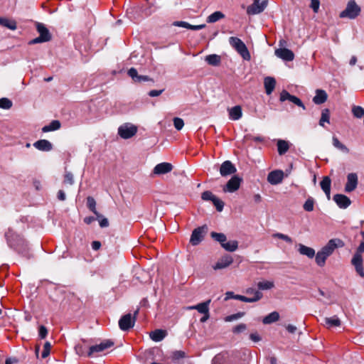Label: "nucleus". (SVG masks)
<instances>
[{"instance_id": "1", "label": "nucleus", "mask_w": 364, "mask_h": 364, "mask_svg": "<svg viewBox=\"0 0 364 364\" xmlns=\"http://www.w3.org/2000/svg\"><path fill=\"white\" fill-rule=\"evenodd\" d=\"M9 245L17 251L19 254L30 259L32 254L28 247L27 242L19 235L16 234L11 230H9L5 234Z\"/></svg>"}, {"instance_id": "2", "label": "nucleus", "mask_w": 364, "mask_h": 364, "mask_svg": "<svg viewBox=\"0 0 364 364\" xmlns=\"http://www.w3.org/2000/svg\"><path fill=\"white\" fill-rule=\"evenodd\" d=\"M360 235L363 237V240L352 257L351 264L355 267L356 272L361 277H364L363 259L362 256L364 252V232L361 231Z\"/></svg>"}, {"instance_id": "3", "label": "nucleus", "mask_w": 364, "mask_h": 364, "mask_svg": "<svg viewBox=\"0 0 364 364\" xmlns=\"http://www.w3.org/2000/svg\"><path fill=\"white\" fill-rule=\"evenodd\" d=\"M229 43L242 56L244 60H250V53L245 44L237 37H230Z\"/></svg>"}, {"instance_id": "4", "label": "nucleus", "mask_w": 364, "mask_h": 364, "mask_svg": "<svg viewBox=\"0 0 364 364\" xmlns=\"http://www.w3.org/2000/svg\"><path fill=\"white\" fill-rule=\"evenodd\" d=\"M360 13V7L354 0H350L348 1L346 8L341 12L339 16L341 18L354 19L359 16Z\"/></svg>"}, {"instance_id": "5", "label": "nucleus", "mask_w": 364, "mask_h": 364, "mask_svg": "<svg viewBox=\"0 0 364 364\" xmlns=\"http://www.w3.org/2000/svg\"><path fill=\"white\" fill-rule=\"evenodd\" d=\"M139 309L136 310L132 316L131 314H127L122 316L119 320V327L123 331H127L132 328L136 320V316Z\"/></svg>"}, {"instance_id": "6", "label": "nucleus", "mask_w": 364, "mask_h": 364, "mask_svg": "<svg viewBox=\"0 0 364 364\" xmlns=\"http://www.w3.org/2000/svg\"><path fill=\"white\" fill-rule=\"evenodd\" d=\"M36 29L40 36L30 41V44H35L43 42H48L51 40V34L48 29L42 23H36Z\"/></svg>"}, {"instance_id": "7", "label": "nucleus", "mask_w": 364, "mask_h": 364, "mask_svg": "<svg viewBox=\"0 0 364 364\" xmlns=\"http://www.w3.org/2000/svg\"><path fill=\"white\" fill-rule=\"evenodd\" d=\"M137 127L129 124L125 123L118 128V134L124 139H128L134 136L137 132Z\"/></svg>"}, {"instance_id": "8", "label": "nucleus", "mask_w": 364, "mask_h": 364, "mask_svg": "<svg viewBox=\"0 0 364 364\" xmlns=\"http://www.w3.org/2000/svg\"><path fill=\"white\" fill-rule=\"evenodd\" d=\"M267 0H255L247 9V14L249 15H255L262 13L267 6Z\"/></svg>"}, {"instance_id": "9", "label": "nucleus", "mask_w": 364, "mask_h": 364, "mask_svg": "<svg viewBox=\"0 0 364 364\" xmlns=\"http://www.w3.org/2000/svg\"><path fill=\"white\" fill-rule=\"evenodd\" d=\"M208 230L206 225H203L194 229L192 232L190 242L192 245H198L204 237L205 234Z\"/></svg>"}, {"instance_id": "10", "label": "nucleus", "mask_w": 364, "mask_h": 364, "mask_svg": "<svg viewBox=\"0 0 364 364\" xmlns=\"http://www.w3.org/2000/svg\"><path fill=\"white\" fill-rule=\"evenodd\" d=\"M345 243L342 240L334 238L330 240L327 244L321 248V250L329 257L333 254L336 248L343 247Z\"/></svg>"}, {"instance_id": "11", "label": "nucleus", "mask_w": 364, "mask_h": 364, "mask_svg": "<svg viewBox=\"0 0 364 364\" xmlns=\"http://www.w3.org/2000/svg\"><path fill=\"white\" fill-rule=\"evenodd\" d=\"M242 181V178L238 176H233L223 187V191L224 192L234 193L239 189Z\"/></svg>"}, {"instance_id": "12", "label": "nucleus", "mask_w": 364, "mask_h": 364, "mask_svg": "<svg viewBox=\"0 0 364 364\" xmlns=\"http://www.w3.org/2000/svg\"><path fill=\"white\" fill-rule=\"evenodd\" d=\"M114 346V342L111 340H105L101 342L100 344L92 346L90 347L89 351L87 352V356L90 357L95 353L102 352L109 348Z\"/></svg>"}, {"instance_id": "13", "label": "nucleus", "mask_w": 364, "mask_h": 364, "mask_svg": "<svg viewBox=\"0 0 364 364\" xmlns=\"http://www.w3.org/2000/svg\"><path fill=\"white\" fill-rule=\"evenodd\" d=\"M358 183V175L355 173H348L347 176V182L345 186V191L350 193L356 189Z\"/></svg>"}, {"instance_id": "14", "label": "nucleus", "mask_w": 364, "mask_h": 364, "mask_svg": "<svg viewBox=\"0 0 364 364\" xmlns=\"http://www.w3.org/2000/svg\"><path fill=\"white\" fill-rule=\"evenodd\" d=\"M236 171V167L230 161H224L220 168V173L222 176H228L234 174Z\"/></svg>"}, {"instance_id": "15", "label": "nucleus", "mask_w": 364, "mask_h": 364, "mask_svg": "<svg viewBox=\"0 0 364 364\" xmlns=\"http://www.w3.org/2000/svg\"><path fill=\"white\" fill-rule=\"evenodd\" d=\"M284 178V172L281 170H275L269 173L267 181L272 185H277L282 183Z\"/></svg>"}, {"instance_id": "16", "label": "nucleus", "mask_w": 364, "mask_h": 364, "mask_svg": "<svg viewBox=\"0 0 364 364\" xmlns=\"http://www.w3.org/2000/svg\"><path fill=\"white\" fill-rule=\"evenodd\" d=\"M333 200L337 205L342 209H346L351 204L350 199L343 194H336L333 196Z\"/></svg>"}, {"instance_id": "17", "label": "nucleus", "mask_w": 364, "mask_h": 364, "mask_svg": "<svg viewBox=\"0 0 364 364\" xmlns=\"http://www.w3.org/2000/svg\"><path fill=\"white\" fill-rule=\"evenodd\" d=\"M233 262L232 256L226 255L222 257L213 266L215 270L225 269L229 267Z\"/></svg>"}, {"instance_id": "18", "label": "nucleus", "mask_w": 364, "mask_h": 364, "mask_svg": "<svg viewBox=\"0 0 364 364\" xmlns=\"http://www.w3.org/2000/svg\"><path fill=\"white\" fill-rule=\"evenodd\" d=\"M275 55L286 61H291L294 58V53L288 48H279L275 50Z\"/></svg>"}, {"instance_id": "19", "label": "nucleus", "mask_w": 364, "mask_h": 364, "mask_svg": "<svg viewBox=\"0 0 364 364\" xmlns=\"http://www.w3.org/2000/svg\"><path fill=\"white\" fill-rule=\"evenodd\" d=\"M173 166L168 162H163L157 164L154 168V173L156 175L166 174L172 171Z\"/></svg>"}, {"instance_id": "20", "label": "nucleus", "mask_w": 364, "mask_h": 364, "mask_svg": "<svg viewBox=\"0 0 364 364\" xmlns=\"http://www.w3.org/2000/svg\"><path fill=\"white\" fill-rule=\"evenodd\" d=\"M210 302H211V300L208 299L204 302L199 303L196 305L189 306L186 307V309H188V310L196 309L199 313H200L202 314H207V313L209 312V305H210Z\"/></svg>"}, {"instance_id": "21", "label": "nucleus", "mask_w": 364, "mask_h": 364, "mask_svg": "<svg viewBox=\"0 0 364 364\" xmlns=\"http://www.w3.org/2000/svg\"><path fill=\"white\" fill-rule=\"evenodd\" d=\"M128 75L134 82H141L150 80V78L147 75H138L137 70L134 68H131L128 70Z\"/></svg>"}, {"instance_id": "22", "label": "nucleus", "mask_w": 364, "mask_h": 364, "mask_svg": "<svg viewBox=\"0 0 364 364\" xmlns=\"http://www.w3.org/2000/svg\"><path fill=\"white\" fill-rule=\"evenodd\" d=\"M33 146L39 151H49L52 150V144L46 139H40L33 144Z\"/></svg>"}, {"instance_id": "23", "label": "nucleus", "mask_w": 364, "mask_h": 364, "mask_svg": "<svg viewBox=\"0 0 364 364\" xmlns=\"http://www.w3.org/2000/svg\"><path fill=\"white\" fill-rule=\"evenodd\" d=\"M315 92L316 95L313 97V102L316 105H321L326 102L328 95L325 90L317 89Z\"/></svg>"}, {"instance_id": "24", "label": "nucleus", "mask_w": 364, "mask_h": 364, "mask_svg": "<svg viewBox=\"0 0 364 364\" xmlns=\"http://www.w3.org/2000/svg\"><path fill=\"white\" fill-rule=\"evenodd\" d=\"M331 181L328 176H324L320 183L321 188L328 200L331 198Z\"/></svg>"}, {"instance_id": "25", "label": "nucleus", "mask_w": 364, "mask_h": 364, "mask_svg": "<svg viewBox=\"0 0 364 364\" xmlns=\"http://www.w3.org/2000/svg\"><path fill=\"white\" fill-rule=\"evenodd\" d=\"M264 85L267 95H269L275 88L276 80L272 77H266L264 80Z\"/></svg>"}, {"instance_id": "26", "label": "nucleus", "mask_w": 364, "mask_h": 364, "mask_svg": "<svg viewBox=\"0 0 364 364\" xmlns=\"http://www.w3.org/2000/svg\"><path fill=\"white\" fill-rule=\"evenodd\" d=\"M262 297V294L261 292H255V296L253 297H247L242 295L236 294L234 296V299L240 300L244 302L253 303L260 300Z\"/></svg>"}, {"instance_id": "27", "label": "nucleus", "mask_w": 364, "mask_h": 364, "mask_svg": "<svg viewBox=\"0 0 364 364\" xmlns=\"http://www.w3.org/2000/svg\"><path fill=\"white\" fill-rule=\"evenodd\" d=\"M229 117L232 120H238L242 116V108L240 105H236L228 109Z\"/></svg>"}, {"instance_id": "28", "label": "nucleus", "mask_w": 364, "mask_h": 364, "mask_svg": "<svg viewBox=\"0 0 364 364\" xmlns=\"http://www.w3.org/2000/svg\"><path fill=\"white\" fill-rule=\"evenodd\" d=\"M173 25L176 26H180V27L186 28L188 29L193 30V31L200 30L205 27V24L193 26V25H191L189 23L186 22V21H175L173 23Z\"/></svg>"}, {"instance_id": "29", "label": "nucleus", "mask_w": 364, "mask_h": 364, "mask_svg": "<svg viewBox=\"0 0 364 364\" xmlns=\"http://www.w3.org/2000/svg\"><path fill=\"white\" fill-rule=\"evenodd\" d=\"M166 336V331L161 329H156L149 333V336L155 342L162 341Z\"/></svg>"}, {"instance_id": "30", "label": "nucleus", "mask_w": 364, "mask_h": 364, "mask_svg": "<svg viewBox=\"0 0 364 364\" xmlns=\"http://www.w3.org/2000/svg\"><path fill=\"white\" fill-rule=\"evenodd\" d=\"M299 252L301 255H306L309 258H313L315 256V250L304 245L300 244L299 246Z\"/></svg>"}, {"instance_id": "31", "label": "nucleus", "mask_w": 364, "mask_h": 364, "mask_svg": "<svg viewBox=\"0 0 364 364\" xmlns=\"http://www.w3.org/2000/svg\"><path fill=\"white\" fill-rule=\"evenodd\" d=\"M87 206L90 209V210L92 211L97 216V218L102 217V215L99 213L96 209V201L93 197L88 196L87 198Z\"/></svg>"}, {"instance_id": "32", "label": "nucleus", "mask_w": 364, "mask_h": 364, "mask_svg": "<svg viewBox=\"0 0 364 364\" xmlns=\"http://www.w3.org/2000/svg\"><path fill=\"white\" fill-rule=\"evenodd\" d=\"M332 144L335 148L344 154H348L350 151L349 149L346 145L342 144L336 136H333Z\"/></svg>"}, {"instance_id": "33", "label": "nucleus", "mask_w": 364, "mask_h": 364, "mask_svg": "<svg viewBox=\"0 0 364 364\" xmlns=\"http://www.w3.org/2000/svg\"><path fill=\"white\" fill-rule=\"evenodd\" d=\"M205 61L210 65L218 66L220 64L221 58L218 55L211 54L205 57Z\"/></svg>"}, {"instance_id": "34", "label": "nucleus", "mask_w": 364, "mask_h": 364, "mask_svg": "<svg viewBox=\"0 0 364 364\" xmlns=\"http://www.w3.org/2000/svg\"><path fill=\"white\" fill-rule=\"evenodd\" d=\"M60 122L58 120H53L48 125L42 128L43 132H48L58 130L60 128Z\"/></svg>"}, {"instance_id": "35", "label": "nucleus", "mask_w": 364, "mask_h": 364, "mask_svg": "<svg viewBox=\"0 0 364 364\" xmlns=\"http://www.w3.org/2000/svg\"><path fill=\"white\" fill-rule=\"evenodd\" d=\"M289 149L288 141L279 139L277 141V150L279 155L284 154Z\"/></svg>"}, {"instance_id": "36", "label": "nucleus", "mask_w": 364, "mask_h": 364, "mask_svg": "<svg viewBox=\"0 0 364 364\" xmlns=\"http://www.w3.org/2000/svg\"><path fill=\"white\" fill-rule=\"evenodd\" d=\"M328 257V256L321 250L317 252L316 255V262L319 267H323L325 265L326 260Z\"/></svg>"}, {"instance_id": "37", "label": "nucleus", "mask_w": 364, "mask_h": 364, "mask_svg": "<svg viewBox=\"0 0 364 364\" xmlns=\"http://www.w3.org/2000/svg\"><path fill=\"white\" fill-rule=\"evenodd\" d=\"M279 313L277 311H273V312L270 313L269 314H268L267 316H266L263 318L262 322L264 324H269V323H274L275 321H277L279 320Z\"/></svg>"}, {"instance_id": "38", "label": "nucleus", "mask_w": 364, "mask_h": 364, "mask_svg": "<svg viewBox=\"0 0 364 364\" xmlns=\"http://www.w3.org/2000/svg\"><path fill=\"white\" fill-rule=\"evenodd\" d=\"M221 246L226 251L234 252L238 247V242L236 240H231V241H229V242H225L222 243Z\"/></svg>"}, {"instance_id": "39", "label": "nucleus", "mask_w": 364, "mask_h": 364, "mask_svg": "<svg viewBox=\"0 0 364 364\" xmlns=\"http://www.w3.org/2000/svg\"><path fill=\"white\" fill-rule=\"evenodd\" d=\"M325 323L328 328L336 327L341 325V320L336 316L325 318Z\"/></svg>"}, {"instance_id": "40", "label": "nucleus", "mask_w": 364, "mask_h": 364, "mask_svg": "<svg viewBox=\"0 0 364 364\" xmlns=\"http://www.w3.org/2000/svg\"><path fill=\"white\" fill-rule=\"evenodd\" d=\"M330 123V111L328 109H323L321 112V119L319 120V125L324 127V123Z\"/></svg>"}, {"instance_id": "41", "label": "nucleus", "mask_w": 364, "mask_h": 364, "mask_svg": "<svg viewBox=\"0 0 364 364\" xmlns=\"http://www.w3.org/2000/svg\"><path fill=\"white\" fill-rule=\"evenodd\" d=\"M225 17V15L221 11H215L211 14L207 18L208 23H215Z\"/></svg>"}, {"instance_id": "42", "label": "nucleus", "mask_w": 364, "mask_h": 364, "mask_svg": "<svg viewBox=\"0 0 364 364\" xmlns=\"http://www.w3.org/2000/svg\"><path fill=\"white\" fill-rule=\"evenodd\" d=\"M274 287V282L272 281H261L257 283V287L260 290L271 289Z\"/></svg>"}, {"instance_id": "43", "label": "nucleus", "mask_w": 364, "mask_h": 364, "mask_svg": "<svg viewBox=\"0 0 364 364\" xmlns=\"http://www.w3.org/2000/svg\"><path fill=\"white\" fill-rule=\"evenodd\" d=\"M210 236L214 240L218 242L221 245L222 243L226 242L227 240V237L224 233L212 232L210 233Z\"/></svg>"}, {"instance_id": "44", "label": "nucleus", "mask_w": 364, "mask_h": 364, "mask_svg": "<svg viewBox=\"0 0 364 364\" xmlns=\"http://www.w3.org/2000/svg\"><path fill=\"white\" fill-rule=\"evenodd\" d=\"M74 182H75V181H74L73 174L71 172L65 170V173H64V178H63V184L64 185L68 184V185L72 186L74 184Z\"/></svg>"}, {"instance_id": "45", "label": "nucleus", "mask_w": 364, "mask_h": 364, "mask_svg": "<svg viewBox=\"0 0 364 364\" xmlns=\"http://www.w3.org/2000/svg\"><path fill=\"white\" fill-rule=\"evenodd\" d=\"M0 24L11 30L16 28V24L14 21H11L5 18H0Z\"/></svg>"}, {"instance_id": "46", "label": "nucleus", "mask_w": 364, "mask_h": 364, "mask_svg": "<svg viewBox=\"0 0 364 364\" xmlns=\"http://www.w3.org/2000/svg\"><path fill=\"white\" fill-rule=\"evenodd\" d=\"M352 112L355 117L362 118L364 117V109L360 106H353L352 108Z\"/></svg>"}, {"instance_id": "47", "label": "nucleus", "mask_w": 364, "mask_h": 364, "mask_svg": "<svg viewBox=\"0 0 364 364\" xmlns=\"http://www.w3.org/2000/svg\"><path fill=\"white\" fill-rule=\"evenodd\" d=\"M314 200L309 197L304 203L303 208L306 211L311 212L314 210Z\"/></svg>"}, {"instance_id": "48", "label": "nucleus", "mask_w": 364, "mask_h": 364, "mask_svg": "<svg viewBox=\"0 0 364 364\" xmlns=\"http://www.w3.org/2000/svg\"><path fill=\"white\" fill-rule=\"evenodd\" d=\"M12 102L6 97L0 99V108L9 109L12 107Z\"/></svg>"}, {"instance_id": "49", "label": "nucleus", "mask_w": 364, "mask_h": 364, "mask_svg": "<svg viewBox=\"0 0 364 364\" xmlns=\"http://www.w3.org/2000/svg\"><path fill=\"white\" fill-rule=\"evenodd\" d=\"M245 312H238L237 314H234L226 316L224 318V320L226 322H231L232 321H235V320L242 318V316H245Z\"/></svg>"}, {"instance_id": "50", "label": "nucleus", "mask_w": 364, "mask_h": 364, "mask_svg": "<svg viewBox=\"0 0 364 364\" xmlns=\"http://www.w3.org/2000/svg\"><path fill=\"white\" fill-rule=\"evenodd\" d=\"M272 237L274 238H278V239H281V240H284L285 242H287V243H289V244H291L292 243V239L287 235H284V234H282V233H274L272 235Z\"/></svg>"}, {"instance_id": "51", "label": "nucleus", "mask_w": 364, "mask_h": 364, "mask_svg": "<svg viewBox=\"0 0 364 364\" xmlns=\"http://www.w3.org/2000/svg\"><path fill=\"white\" fill-rule=\"evenodd\" d=\"M272 237L274 238H278V239H281V240H284L285 242H287V243H289V244H291L292 243V239L287 235H284V234H282V233H274L272 235Z\"/></svg>"}, {"instance_id": "52", "label": "nucleus", "mask_w": 364, "mask_h": 364, "mask_svg": "<svg viewBox=\"0 0 364 364\" xmlns=\"http://www.w3.org/2000/svg\"><path fill=\"white\" fill-rule=\"evenodd\" d=\"M272 237L274 238H278V239H281V240H284L285 242H287V243H289V244H291L292 243V239L287 235H284V234H282V233H274L272 235Z\"/></svg>"}, {"instance_id": "53", "label": "nucleus", "mask_w": 364, "mask_h": 364, "mask_svg": "<svg viewBox=\"0 0 364 364\" xmlns=\"http://www.w3.org/2000/svg\"><path fill=\"white\" fill-rule=\"evenodd\" d=\"M212 202L218 211L221 212L223 210L224 203L220 199L215 196Z\"/></svg>"}, {"instance_id": "54", "label": "nucleus", "mask_w": 364, "mask_h": 364, "mask_svg": "<svg viewBox=\"0 0 364 364\" xmlns=\"http://www.w3.org/2000/svg\"><path fill=\"white\" fill-rule=\"evenodd\" d=\"M173 125L177 130H181L184 126V122L181 118L174 117Z\"/></svg>"}, {"instance_id": "55", "label": "nucleus", "mask_w": 364, "mask_h": 364, "mask_svg": "<svg viewBox=\"0 0 364 364\" xmlns=\"http://www.w3.org/2000/svg\"><path fill=\"white\" fill-rule=\"evenodd\" d=\"M185 356L186 353L183 351L176 350L173 352L171 358L173 361H176L185 358Z\"/></svg>"}, {"instance_id": "56", "label": "nucleus", "mask_w": 364, "mask_h": 364, "mask_svg": "<svg viewBox=\"0 0 364 364\" xmlns=\"http://www.w3.org/2000/svg\"><path fill=\"white\" fill-rule=\"evenodd\" d=\"M215 197V196L210 191H205L201 195V198L203 200L212 201Z\"/></svg>"}, {"instance_id": "57", "label": "nucleus", "mask_w": 364, "mask_h": 364, "mask_svg": "<svg viewBox=\"0 0 364 364\" xmlns=\"http://www.w3.org/2000/svg\"><path fill=\"white\" fill-rule=\"evenodd\" d=\"M50 348H51V345L49 342H46L44 343V346H43V350L42 352V358H46V357H48L50 354Z\"/></svg>"}, {"instance_id": "58", "label": "nucleus", "mask_w": 364, "mask_h": 364, "mask_svg": "<svg viewBox=\"0 0 364 364\" xmlns=\"http://www.w3.org/2000/svg\"><path fill=\"white\" fill-rule=\"evenodd\" d=\"M247 329V325L245 324V323H240L238 325H237L236 326H235L233 328H232V332L234 333H242L243 331H245V330Z\"/></svg>"}, {"instance_id": "59", "label": "nucleus", "mask_w": 364, "mask_h": 364, "mask_svg": "<svg viewBox=\"0 0 364 364\" xmlns=\"http://www.w3.org/2000/svg\"><path fill=\"white\" fill-rule=\"evenodd\" d=\"M289 101L291 102L292 103L296 105L297 106L301 107L303 109H306V107L304 106V103L301 102V100L299 97H297L294 95H292L291 97V100Z\"/></svg>"}, {"instance_id": "60", "label": "nucleus", "mask_w": 364, "mask_h": 364, "mask_svg": "<svg viewBox=\"0 0 364 364\" xmlns=\"http://www.w3.org/2000/svg\"><path fill=\"white\" fill-rule=\"evenodd\" d=\"M291 95H290L287 90H282L280 93L279 100L281 102H284L285 100H290L291 97Z\"/></svg>"}, {"instance_id": "61", "label": "nucleus", "mask_w": 364, "mask_h": 364, "mask_svg": "<svg viewBox=\"0 0 364 364\" xmlns=\"http://www.w3.org/2000/svg\"><path fill=\"white\" fill-rule=\"evenodd\" d=\"M310 7L313 9L314 13H317L319 9L320 1L319 0H311Z\"/></svg>"}, {"instance_id": "62", "label": "nucleus", "mask_w": 364, "mask_h": 364, "mask_svg": "<svg viewBox=\"0 0 364 364\" xmlns=\"http://www.w3.org/2000/svg\"><path fill=\"white\" fill-rule=\"evenodd\" d=\"M39 337L42 339L45 338L48 334V330L46 326H41L38 331Z\"/></svg>"}, {"instance_id": "63", "label": "nucleus", "mask_w": 364, "mask_h": 364, "mask_svg": "<svg viewBox=\"0 0 364 364\" xmlns=\"http://www.w3.org/2000/svg\"><path fill=\"white\" fill-rule=\"evenodd\" d=\"M99 219V224L101 228H106L109 226V221L106 218H104L102 215Z\"/></svg>"}, {"instance_id": "64", "label": "nucleus", "mask_w": 364, "mask_h": 364, "mask_svg": "<svg viewBox=\"0 0 364 364\" xmlns=\"http://www.w3.org/2000/svg\"><path fill=\"white\" fill-rule=\"evenodd\" d=\"M250 338L254 342H259L261 341V337L257 332L251 333L250 335Z\"/></svg>"}]
</instances>
